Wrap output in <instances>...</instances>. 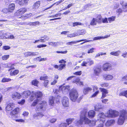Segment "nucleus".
Returning a JSON list of instances; mask_svg holds the SVG:
<instances>
[{
    "label": "nucleus",
    "mask_w": 127,
    "mask_h": 127,
    "mask_svg": "<svg viewBox=\"0 0 127 127\" xmlns=\"http://www.w3.org/2000/svg\"><path fill=\"white\" fill-rule=\"evenodd\" d=\"M88 62L87 61L86 62L85 61H84L81 64V65L83 66H87V64H88Z\"/></svg>",
    "instance_id": "864d4df0"
},
{
    "label": "nucleus",
    "mask_w": 127,
    "mask_h": 127,
    "mask_svg": "<svg viewBox=\"0 0 127 127\" xmlns=\"http://www.w3.org/2000/svg\"><path fill=\"white\" fill-rule=\"evenodd\" d=\"M62 103L64 107H67L68 106V99L67 97L64 96L63 98Z\"/></svg>",
    "instance_id": "9b49d317"
},
{
    "label": "nucleus",
    "mask_w": 127,
    "mask_h": 127,
    "mask_svg": "<svg viewBox=\"0 0 127 127\" xmlns=\"http://www.w3.org/2000/svg\"><path fill=\"white\" fill-rule=\"evenodd\" d=\"M97 23H101L102 22V18L101 15H99L97 17V19H96Z\"/></svg>",
    "instance_id": "c85d7f7f"
},
{
    "label": "nucleus",
    "mask_w": 127,
    "mask_h": 127,
    "mask_svg": "<svg viewBox=\"0 0 127 127\" xmlns=\"http://www.w3.org/2000/svg\"><path fill=\"white\" fill-rule=\"evenodd\" d=\"M103 106L99 103H97L95 106V110L96 111H98L103 109Z\"/></svg>",
    "instance_id": "4468645a"
},
{
    "label": "nucleus",
    "mask_w": 127,
    "mask_h": 127,
    "mask_svg": "<svg viewBox=\"0 0 127 127\" xmlns=\"http://www.w3.org/2000/svg\"><path fill=\"white\" fill-rule=\"evenodd\" d=\"M67 124L65 123H62L60 125L61 127H66Z\"/></svg>",
    "instance_id": "69168bd1"
},
{
    "label": "nucleus",
    "mask_w": 127,
    "mask_h": 127,
    "mask_svg": "<svg viewBox=\"0 0 127 127\" xmlns=\"http://www.w3.org/2000/svg\"><path fill=\"white\" fill-rule=\"evenodd\" d=\"M29 114V113L28 112L24 111L22 114V115L24 116H27Z\"/></svg>",
    "instance_id": "338daca9"
},
{
    "label": "nucleus",
    "mask_w": 127,
    "mask_h": 127,
    "mask_svg": "<svg viewBox=\"0 0 127 127\" xmlns=\"http://www.w3.org/2000/svg\"><path fill=\"white\" fill-rule=\"evenodd\" d=\"M115 123V121L114 120H108L105 123V125L107 127H109L114 124Z\"/></svg>",
    "instance_id": "f3484780"
},
{
    "label": "nucleus",
    "mask_w": 127,
    "mask_h": 127,
    "mask_svg": "<svg viewBox=\"0 0 127 127\" xmlns=\"http://www.w3.org/2000/svg\"><path fill=\"white\" fill-rule=\"evenodd\" d=\"M107 117L106 115V113L105 114L103 112L99 113L98 116V121H100L103 123L105 121V118Z\"/></svg>",
    "instance_id": "1a4fd4ad"
},
{
    "label": "nucleus",
    "mask_w": 127,
    "mask_h": 127,
    "mask_svg": "<svg viewBox=\"0 0 127 127\" xmlns=\"http://www.w3.org/2000/svg\"><path fill=\"white\" fill-rule=\"evenodd\" d=\"M85 41L81 43V44H83V43H84L85 42H89L91 40H87L86 39H85L82 40H80L77 41H76V42H79L83 41Z\"/></svg>",
    "instance_id": "49530a36"
},
{
    "label": "nucleus",
    "mask_w": 127,
    "mask_h": 127,
    "mask_svg": "<svg viewBox=\"0 0 127 127\" xmlns=\"http://www.w3.org/2000/svg\"><path fill=\"white\" fill-rule=\"evenodd\" d=\"M19 72V71L18 70H15L13 72L10 73L11 75H15L18 74Z\"/></svg>",
    "instance_id": "c03bdc74"
},
{
    "label": "nucleus",
    "mask_w": 127,
    "mask_h": 127,
    "mask_svg": "<svg viewBox=\"0 0 127 127\" xmlns=\"http://www.w3.org/2000/svg\"><path fill=\"white\" fill-rule=\"evenodd\" d=\"M42 95V94L40 91H38L37 92L32 91L31 94V96L30 98L31 101H32L35 97L37 98H39L41 97Z\"/></svg>",
    "instance_id": "0eeeda50"
},
{
    "label": "nucleus",
    "mask_w": 127,
    "mask_h": 127,
    "mask_svg": "<svg viewBox=\"0 0 127 127\" xmlns=\"http://www.w3.org/2000/svg\"><path fill=\"white\" fill-rule=\"evenodd\" d=\"M97 22V21L96 19L93 18L92 20L91 21L90 24L91 25H96Z\"/></svg>",
    "instance_id": "2f4dec72"
},
{
    "label": "nucleus",
    "mask_w": 127,
    "mask_h": 127,
    "mask_svg": "<svg viewBox=\"0 0 127 127\" xmlns=\"http://www.w3.org/2000/svg\"><path fill=\"white\" fill-rule=\"evenodd\" d=\"M9 55H5L2 57V59L3 60H6L9 58Z\"/></svg>",
    "instance_id": "de8ad7c7"
},
{
    "label": "nucleus",
    "mask_w": 127,
    "mask_h": 127,
    "mask_svg": "<svg viewBox=\"0 0 127 127\" xmlns=\"http://www.w3.org/2000/svg\"><path fill=\"white\" fill-rule=\"evenodd\" d=\"M92 90V88L89 87L84 88L83 91V93L84 94L86 95Z\"/></svg>",
    "instance_id": "412c9836"
},
{
    "label": "nucleus",
    "mask_w": 127,
    "mask_h": 127,
    "mask_svg": "<svg viewBox=\"0 0 127 127\" xmlns=\"http://www.w3.org/2000/svg\"><path fill=\"white\" fill-rule=\"evenodd\" d=\"M48 78V77L47 76H41L40 78V79L41 80H44L46 79H47Z\"/></svg>",
    "instance_id": "6e6d98bb"
},
{
    "label": "nucleus",
    "mask_w": 127,
    "mask_h": 127,
    "mask_svg": "<svg viewBox=\"0 0 127 127\" xmlns=\"http://www.w3.org/2000/svg\"><path fill=\"white\" fill-rule=\"evenodd\" d=\"M49 81L48 80H46L45 81L44 84V86L45 87H46Z\"/></svg>",
    "instance_id": "0e129e2a"
},
{
    "label": "nucleus",
    "mask_w": 127,
    "mask_h": 127,
    "mask_svg": "<svg viewBox=\"0 0 127 127\" xmlns=\"http://www.w3.org/2000/svg\"><path fill=\"white\" fill-rule=\"evenodd\" d=\"M27 11L26 8H24L20 9L15 13V14L17 16L22 15Z\"/></svg>",
    "instance_id": "9d476101"
},
{
    "label": "nucleus",
    "mask_w": 127,
    "mask_h": 127,
    "mask_svg": "<svg viewBox=\"0 0 127 127\" xmlns=\"http://www.w3.org/2000/svg\"><path fill=\"white\" fill-rule=\"evenodd\" d=\"M39 83V82L36 79L33 80L31 83L32 85L35 86H37V84Z\"/></svg>",
    "instance_id": "4c0bfd02"
},
{
    "label": "nucleus",
    "mask_w": 127,
    "mask_h": 127,
    "mask_svg": "<svg viewBox=\"0 0 127 127\" xmlns=\"http://www.w3.org/2000/svg\"><path fill=\"white\" fill-rule=\"evenodd\" d=\"M15 104L13 103L8 104L6 107V109L7 111H9L12 110V108L14 106Z\"/></svg>",
    "instance_id": "2eb2a0df"
},
{
    "label": "nucleus",
    "mask_w": 127,
    "mask_h": 127,
    "mask_svg": "<svg viewBox=\"0 0 127 127\" xmlns=\"http://www.w3.org/2000/svg\"><path fill=\"white\" fill-rule=\"evenodd\" d=\"M77 36H78V34L76 32L71 34H69L67 35V37H75Z\"/></svg>",
    "instance_id": "ea45409f"
},
{
    "label": "nucleus",
    "mask_w": 127,
    "mask_h": 127,
    "mask_svg": "<svg viewBox=\"0 0 127 127\" xmlns=\"http://www.w3.org/2000/svg\"><path fill=\"white\" fill-rule=\"evenodd\" d=\"M121 53V52L120 51L118 50L116 52L112 51L110 53V54L112 55L118 56Z\"/></svg>",
    "instance_id": "393cba45"
},
{
    "label": "nucleus",
    "mask_w": 127,
    "mask_h": 127,
    "mask_svg": "<svg viewBox=\"0 0 127 127\" xmlns=\"http://www.w3.org/2000/svg\"><path fill=\"white\" fill-rule=\"evenodd\" d=\"M15 120L16 122H17L24 123L25 122V120L21 119H16Z\"/></svg>",
    "instance_id": "5fc2aeb1"
},
{
    "label": "nucleus",
    "mask_w": 127,
    "mask_h": 127,
    "mask_svg": "<svg viewBox=\"0 0 127 127\" xmlns=\"http://www.w3.org/2000/svg\"><path fill=\"white\" fill-rule=\"evenodd\" d=\"M87 60L88 63H89L88 65L90 66L93 64L94 63L93 61L91 59H87Z\"/></svg>",
    "instance_id": "37998d69"
},
{
    "label": "nucleus",
    "mask_w": 127,
    "mask_h": 127,
    "mask_svg": "<svg viewBox=\"0 0 127 127\" xmlns=\"http://www.w3.org/2000/svg\"><path fill=\"white\" fill-rule=\"evenodd\" d=\"M110 36L109 35H106L104 36H99L96 37H95L93 39L94 40H97L98 39H102L104 38H107Z\"/></svg>",
    "instance_id": "cd10ccee"
},
{
    "label": "nucleus",
    "mask_w": 127,
    "mask_h": 127,
    "mask_svg": "<svg viewBox=\"0 0 127 127\" xmlns=\"http://www.w3.org/2000/svg\"><path fill=\"white\" fill-rule=\"evenodd\" d=\"M94 48H92L91 49H90L88 50V51L87 52L88 53H92L94 52Z\"/></svg>",
    "instance_id": "e2e57ef3"
},
{
    "label": "nucleus",
    "mask_w": 127,
    "mask_h": 127,
    "mask_svg": "<svg viewBox=\"0 0 127 127\" xmlns=\"http://www.w3.org/2000/svg\"><path fill=\"white\" fill-rule=\"evenodd\" d=\"M74 120V118H69L66 120V121L68 125L70 124Z\"/></svg>",
    "instance_id": "a19ab883"
},
{
    "label": "nucleus",
    "mask_w": 127,
    "mask_h": 127,
    "mask_svg": "<svg viewBox=\"0 0 127 127\" xmlns=\"http://www.w3.org/2000/svg\"><path fill=\"white\" fill-rule=\"evenodd\" d=\"M100 85L101 87H107L109 85V84L106 83H101Z\"/></svg>",
    "instance_id": "79ce46f5"
},
{
    "label": "nucleus",
    "mask_w": 127,
    "mask_h": 127,
    "mask_svg": "<svg viewBox=\"0 0 127 127\" xmlns=\"http://www.w3.org/2000/svg\"><path fill=\"white\" fill-rule=\"evenodd\" d=\"M47 45L46 44H41L37 46V47L39 48H40L41 47H46Z\"/></svg>",
    "instance_id": "4d7b16f0"
},
{
    "label": "nucleus",
    "mask_w": 127,
    "mask_h": 127,
    "mask_svg": "<svg viewBox=\"0 0 127 127\" xmlns=\"http://www.w3.org/2000/svg\"><path fill=\"white\" fill-rule=\"evenodd\" d=\"M103 78L105 80H110L113 79V76L112 75L110 74H105L103 75Z\"/></svg>",
    "instance_id": "ddd939ff"
},
{
    "label": "nucleus",
    "mask_w": 127,
    "mask_h": 127,
    "mask_svg": "<svg viewBox=\"0 0 127 127\" xmlns=\"http://www.w3.org/2000/svg\"><path fill=\"white\" fill-rule=\"evenodd\" d=\"M87 113V111L85 110L81 112L80 119L76 121L77 125L82 124L84 123V124H87L89 122V119L86 117Z\"/></svg>",
    "instance_id": "f03ea898"
},
{
    "label": "nucleus",
    "mask_w": 127,
    "mask_h": 127,
    "mask_svg": "<svg viewBox=\"0 0 127 127\" xmlns=\"http://www.w3.org/2000/svg\"><path fill=\"white\" fill-rule=\"evenodd\" d=\"M126 91L122 90L121 91L119 95L120 96H125V95Z\"/></svg>",
    "instance_id": "8fccbe9b"
},
{
    "label": "nucleus",
    "mask_w": 127,
    "mask_h": 127,
    "mask_svg": "<svg viewBox=\"0 0 127 127\" xmlns=\"http://www.w3.org/2000/svg\"><path fill=\"white\" fill-rule=\"evenodd\" d=\"M40 102L36 107V113L34 114L33 117L34 118L36 117L37 119H39L42 117L44 115L42 112L45 109V107L47 105L45 101H41L39 99L35 100L32 104L33 106H35L38 103Z\"/></svg>",
    "instance_id": "f257e3e1"
},
{
    "label": "nucleus",
    "mask_w": 127,
    "mask_h": 127,
    "mask_svg": "<svg viewBox=\"0 0 127 127\" xmlns=\"http://www.w3.org/2000/svg\"><path fill=\"white\" fill-rule=\"evenodd\" d=\"M119 114V113L117 111L109 110L106 113V115L108 118H114L117 117Z\"/></svg>",
    "instance_id": "39448f33"
},
{
    "label": "nucleus",
    "mask_w": 127,
    "mask_h": 127,
    "mask_svg": "<svg viewBox=\"0 0 127 127\" xmlns=\"http://www.w3.org/2000/svg\"><path fill=\"white\" fill-rule=\"evenodd\" d=\"M108 19L107 18L104 19H102V22L103 23H108Z\"/></svg>",
    "instance_id": "774afa93"
},
{
    "label": "nucleus",
    "mask_w": 127,
    "mask_h": 127,
    "mask_svg": "<svg viewBox=\"0 0 127 127\" xmlns=\"http://www.w3.org/2000/svg\"><path fill=\"white\" fill-rule=\"evenodd\" d=\"M120 4L122 5L123 8L125 9L127 8V2H125L123 1H121Z\"/></svg>",
    "instance_id": "58836bf2"
},
{
    "label": "nucleus",
    "mask_w": 127,
    "mask_h": 127,
    "mask_svg": "<svg viewBox=\"0 0 127 127\" xmlns=\"http://www.w3.org/2000/svg\"><path fill=\"white\" fill-rule=\"evenodd\" d=\"M69 95L71 100L72 101L74 102L77 99L78 95L77 91L76 89H72L70 92Z\"/></svg>",
    "instance_id": "20e7f679"
},
{
    "label": "nucleus",
    "mask_w": 127,
    "mask_h": 127,
    "mask_svg": "<svg viewBox=\"0 0 127 127\" xmlns=\"http://www.w3.org/2000/svg\"><path fill=\"white\" fill-rule=\"evenodd\" d=\"M101 69L100 68H96L94 71V73L96 75H98L101 71Z\"/></svg>",
    "instance_id": "7c9ffc66"
},
{
    "label": "nucleus",
    "mask_w": 127,
    "mask_h": 127,
    "mask_svg": "<svg viewBox=\"0 0 127 127\" xmlns=\"http://www.w3.org/2000/svg\"><path fill=\"white\" fill-rule=\"evenodd\" d=\"M95 115V112L94 111L91 110L88 113V116L90 118L94 117Z\"/></svg>",
    "instance_id": "aec40b11"
},
{
    "label": "nucleus",
    "mask_w": 127,
    "mask_h": 127,
    "mask_svg": "<svg viewBox=\"0 0 127 127\" xmlns=\"http://www.w3.org/2000/svg\"><path fill=\"white\" fill-rule=\"evenodd\" d=\"M40 2L39 1L36 2L33 5L32 7L33 8L37 9L40 6Z\"/></svg>",
    "instance_id": "a878e982"
},
{
    "label": "nucleus",
    "mask_w": 127,
    "mask_h": 127,
    "mask_svg": "<svg viewBox=\"0 0 127 127\" xmlns=\"http://www.w3.org/2000/svg\"><path fill=\"white\" fill-rule=\"evenodd\" d=\"M55 97L53 96H50L49 98V103L51 105H53L55 100Z\"/></svg>",
    "instance_id": "a211bd4d"
},
{
    "label": "nucleus",
    "mask_w": 127,
    "mask_h": 127,
    "mask_svg": "<svg viewBox=\"0 0 127 127\" xmlns=\"http://www.w3.org/2000/svg\"><path fill=\"white\" fill-rule=\"evenodd\" d=\"M39 24L40 22L38 21L33 22H30L29 24L30 25L32 26H35L37 25H39Z\"/></svg>",
    "instance_id": "e433bc0d"
},
{
    "label": "nucleus",
    "mask_w": 127,
    "mask_h": 127,
    "mask_svg": "<svg viewBox=\"0 0 127 127\" xmlns=\"http://www.w3.org/2000/svg\"><path fill=\"white\" fill-rule=\"evenodd\" d=\"M101 92H102V96L101 98L103 99L106 96V95L107 94L108 92L106 89L103 88H99Z\"/></svg>",
    "instance_id": "f8f14e48"
},
{
    "label": "nucleus",
    "mask_w": 127,
    "mask_h": 127,
    "mask_svg": "<svg viewBox=\"0 0 127 127\" xmlns=\"http://www.w3.org/2000/svg\"><path fill=\"white\" fill-rule=\"evenodd\" d=\"M16 64V63L12 64H6L4 65V66L6 68L10 67V69H9V71H10L11 69H13L14 68V67L13 66V65H15Z\"/></svg>",
    "instance_id": "6ab92c4d"
},
{
    "label": "nucleus",
    "mask_w": 127,
    "mask_h": 127,
    "mask_svg": "<svg viewBox=\"0 0 127 127\" xmlns=\"http://www.w3.org/2000/svg\"><path fill=\"white\" fill-rule=\"evenodd\" d=\"M77 32L78 34V35H83L86 33V32L85 30H82L81 31H77Z\"/></svg>",
    "instance_id": "473e14b6"
},
{
    "label": "nucleus",
    "mask_w": 127,
    "mask_h": 127,
    "mask_svg": "<svg viewBox=\"0 0 127 127\" xmlns=\"http://www.w3.org/2000/svg\"><path fill=\"white\" fill-rule=\"evenodd\" d=\"M15 7V5L14 4L12 3L9 5L8 9L10 12H11L13 11Z\"/></svg>",
    "instance_id": "5701e85b"
},
{
    "label": "nucleus",
    "mask_w": 127,
    "mask_h": 127,
    "mask_svg": "<svg viewBox=\"0 0 127 127\" xmlns=\"http://www.w3.org/2000/svg\"><path fill=\"white\" fill-rule=\"evenodd\" d=\"M125 122L127 123V111L123 110L121 111L119 117L118 119L117 124L119 125H122Z\"/></svg>",
    "instance_id": "7ed1b4c3"
},
{
    "label": "nucleus",
    "mask_w": 127,
    "mask_h": 127,
    "mask_svg": "<svg viewBox=\"0 0 127 127\" xmlns=\"http://www.w3.org/2000/svg\"><path fill=\"white\" fill-rule=\"evenodd\" d=\"M70 89V87L69 86H62L59 87V91L57 89H56L54 93L58 94H59V91L62 90L63 93L66 94L68 93Z\"/></svg>",
    "instance_id": "423d86ee"
},
{
    "label": "nucleus",
    "mask_w": 127,
    "mask_h": 127,
    "mask_svg": "<svg viewBox=\"0 0 127 127\" xmlns=\"http://www.w3.org/2000/svg\"><path fill=\"white\" fill-rule=\"evenodd\" d=\"M31 94V93L30 91H26L23 92L22 94L25 97H28Z\"/></svg>",
    "instance_id": "b1692460"
},
{
    "label": "nucleus",
    "mask_w": 127,
    "mask_h": 127,
    "mask_svg": "<svg viewBox=\"0 0 127 127\" xmlns=\"http://www.w3.org/2000/svg\"><path fill=\"white\" fill-rule=\"evenodd\" d=\"M11 80H13V79H11L9 78H4L2 79V82H7L10 81Z\"/></svg>",
    "instance_id": "72a5a7b5"
},
{
    "label": "nucleus",
    "mask_w": 127,
    "mask_h": 127,
    "mask_svg": "<svg viewBox=\"0 0 127 127\" xmlns=\"http://www.w3.org/2000/svg\"><path fill=\"white\" fill-rule=\"evenodd\" d=\"M67 50H66L64 51H56V53H61L63 54H65L67 53Z\"/></svg>",
    "instance_id": "052dcab7"
},
{
    "label": "nucleus",
    "mask_w": 127,
    "mask_h": 127,
    "mask_svg": "<svg viewBox=\"0 0 127 127\" xmlns=\"http://www.w3.org/2000/svg\"><path fill=\"white\" fill-rule=\"evenodd\" d=\"M29 0H22L20 2H19V4L20 5H24L26 4Z\"/></svg>",
    "instance_id": "c756f323"
},
{
    "label": "nucleus",
    "mask_w": 127,
    "mask_h": 127,
    "mask_svg": "<svg viewBox=\"0 0 127 127\" xmlns=\"http://www.w3.org/2000/svg\"><path fill=\"white\" fill-rule=\"evenodd\" d=\"M121 81H127V75L124 76L121 79Z\"/></svg>",
    "instance_id": "13d9d810"
},
{
    "label": "nucleus",
    "mask_w": 127,
    "mask_h": 127,
    "mask_svg": "<svg viewBox=\"0 0 127 127\" xmlns=\"http://www.w3.org/2000/svg\"><path fill=\"white\" fill-rule=\"evenodd\" d=\"M116 17L115 16H112L108 18V20L109 21V23H111L113 21H114Z\"/></svg>",
    "instance_id": "f704fd0d"
},
{
    "label": "nucleus",
    "mask_w": 127,
    "mask_h": 127,
    "mask_svg": "<svg viewBox=\"0 0 127 127\" xmlns=\"http://www.w3.org/2000/svg\"><path fill=\"white\" fill-rule=\"evenodd\" d=\"M82 74L81 71L76 72L73 73V74L76 75H80Z\"/></svg>",
    "instance_id": "603ef678"
},
{
    "label": "nucleus",
    "mask_w": 127,
    "mask_h": 127,
    "mask_svg": "<svg viewBox=\"0 0 127 127\" xmlns=\"http://www.w3.org/2000/svg\"><path fill=\"white\" fill-rule=\"evenodd\" d=\"M2 11L3 13H8L9 12H10L9 11L8 9H7V8H5L4 9H3Z\"/></svg>",
    "instance_id": "3c124183"
},
{
    "label": "nucleus",
    "mask_w": 127,
    "mask_h": 127,
    "mask_svg": "<svg viewBox=\"0 0 127 127\" xmlns=\"http://www.w3.org/2000/svg\"><path fill=\"white\" fill-rule=\"evenodd\" d=\"M65 64H61L59 66V68H58V70H61L63 69L65 67Z\"/></svg>",
    "instance_id": "a18cd8bd"
},
{
    "label": "nucleus",
    "mask_w": 127,
    "mask_h": 127,
    "mask_svg": "<svg viewBox=\"0 0 127 127\" xmlns=\"http://www.w3.org/2000/svg\"><path fill=\"white\" fill-rule=\"evenodd\" d=\"M21 97V95L17 93H14L12 94V98L14 100L17 98L20 99Z\"/></svg>",
    "instance_id": "dca6fc26"
},
{
    "label": "nucleus",
    "mask_w": 127,
    "mask_h": 127,
    "mask_svg": "<svg viewBox=\"0 0 127 127\" xmlns=\"http://www.w3.org/2000/svg\"><path fill=\"white\" fill-rule=\"evenodd\" d=\"M3 48L5 50H7L9 49L10 48V47L9 46H5L3 47Z\"/></svg>",
    "instance_id": "bf43d9fd"
},
{
    "label": "nucleus",
    "mask_w": 127,
    "mask_h": 127,
    "mask_svg": "<svg viewBox=\"0 0 127 127\" xmlns=\"http://www.w3.org/2000/svg\"><path fill=\"white\" fill-rule=\"evenodd\" d=\"M49 45L53 46L55 47L60 44V43L59 42H49L48 43Z\"/></svg>",
    "instance_id": "bb28decb"
},
{
    "label": "nucleus",
    "mask_w": 127,
    "mask_h": 127,
    "mask_svg": "<svg viewBox=\"0 0 127 127\" xmlns=\"http://www.w3.org/2000/svg\"><path fill=\"white\" fill-rule=\"evenodd\" d=\"M19 111V108H16L15 109L13 110L10 113V115L12 116L18 113Z\"/></svg>",
    "instance_id": "4be33fe9"
},
{
    "label": "nucleus",
    "mask_w": 127,
    "mask_h": 127,
    "mask_svg": "<svg viewBox=\"0 0 127 127\" xmlns=\"http://www.w3.org/2000/svg\"><path fill=\"white\" fill-rule=\"evenodd\" d=\"M102 69L104 71H109L112 70V65L109 63L104 64L102 66Z\"/></svg>",
    "instance_id": "6e6552de"
},
{
    "label": "nucleus",
    "mask_w": 127,
    "mask_h": 127,
    "mask_svg": "<svg viewBox=\"0 0 127 127\" xmlns=\"http://www.w3.org/2000/svg\"><path fill=\"white\" fill-rule=\"evenodd\" d=\"M80 80V79L77 78L75 80H73V81L72 83H76V84H78V82H79Z\"/></svg>",
    "instance_id": "09e8293b"
},
{
    "label": "nucleus",
    "mask_w": 127,
    "mask_h": 127,
    "mask_svg": "<svg viewBox=\"0 0 127 127\" xmlns=\"http://www.w3.org/2000/svg\"><path fill=\"white\" fill-rule=\"evenodd\" d=\"M99 93V91H96L95 92V93L94 94H93V95H92L91 97H95Z\"/></svg>",
    "instance_id": "680f3d73"
},
{
    "label": "nucleus",
    "mask_w": 127,
    "mask_h": 127,
    "mask_svg": "<svg viewBox=\"0 0 127 127\" xmlns=\"http://www.w3.org/2000/svg\"><path fill=\"white\" fill-rule=\"evenodd\" d=\"M96 122L95 121H91L89 120V122L88 123L85 124H89L90 126H94L95 125Z\"/></svg>",
    "instance_id": "c9c22d12"
}]
</instances>
